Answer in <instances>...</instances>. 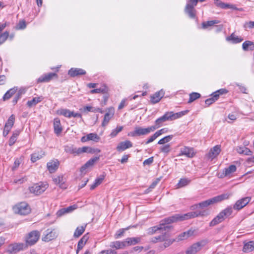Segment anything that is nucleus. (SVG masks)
<instances>
[{
	"instance_id": "obj_1",
	"label": "nucleus",
	"mask_w": 254,
	"mask_h": 254,
	"mask_svg": "<svg viewBox=\"0 0 254 254\" xmlns=\"http://www.w3.org/2000/svg\"><path fill=\"white\" fill-rule=\"evenodd\" d=\"M188 113V110L174 113L173 112H166L163 116L159 118L155 121V127L156 129L161 127L164 122L171 121L182 117Z\"/></svg>"
},
{
	"instance_id": "obj_2",
	"label": "nucleus",
	"mask_w": 254,
	"mask_h": 254,
	"mask_svg": "<svg viewBox=\"0 0 254 254\" xmlns=\"http://www.w3.org/2000/svg\"><path fill=\"white\" fill-rule=\"evenodd\" d=\"M38 239H26L24 243H14L9 246L8 252L10 253L16 254L19 251H23L28 247L35 244Z\"/></svg>"
},
{
	"instance_id": "obj_3",
	"label": "nucleus",
	"mask_w": 254,
	"mask_h": 254,
	"mask_svg": "<svg viewBox=\"0 0 254 254\" xmlns=\"http://www.w3.org/2000/svg\"><path fill=\"white\" fill-rule=\"evenodd\" d=\"M187 220L186 214L183 215L175 214L170 217L166 218L161 220L160 225L163 228V230L166 231L168 229H170L171 226H165L166 224H170L178 221Z\"/></svg>"
},
{
	"instance_id": "obj_4",
	"label": "nucleus",
	"mask_w": 254,
	"mask_h": 254,
	"mask_svg": "<svg viewBox=\"0 0 254 254\" xmlns=\"http://www.w3.org/2000/svg\"><path fill=\"white\" fill-rule=\"evenodd\" d=\"M230 195L227 193H224L216 196H215L210 199L202 201L198 203L199 207L204 208L208 207V206L219 202L223 200L227 199L229 197Z\"/></svg>"
},
{
	"instance_id": "obj_5",
	"label": "nucleus",
	"mask_w": 254,
	"mask_h": 254,
	"mask_svg": "<svg viewBox=\"0 0 254 254\" xmlns=\"http://www.w3.org/2000/svg\"><path fill=\"white\" fill-rule=\"evenodd\" d=\"M13 210L15 213L21 215H27L31 212L30 206L25 202H21L17 203L13 206Z\"/></svg>"
},
{
	"instance_id": "obj_6",
	"label": "nucleus",
	"mask_w": 254,
	"mask_h": 254,
	"mask_svg": "<svg viewBox=\"0 0 254 254\" xmlns=\"http://www.w3.org/2000/svg\"><path fill=\"white\" fill-rule=\"evenodd\" d=\"M48 188V184L46 182H40L29 187V190L31 193L38 195L44 192Z\"/></svg>"
},
{
	"instance_id": "obj_7",
	"label": "nucleus",
	"mask_w": 254,
	"mask_h": 254,
	"mask_svg": "<svg viewBox=\"0 0 254 254\" xmlns=\"http://www.w3.org/2000/svg\"><path fill=\"white\" fill-rule=\"evenodd\" d=\"M205 0H199L200 2H203ZM198 0H189L185 7V12L191 18H194L196 15V10L194 7L197 5Z\"/></svg>"
},
{
	"instance_id": "obj_8",
	"label": "nucleus",
	"mask_w": 254,
	"mask_h": 254,
	"mask_svg": "<svg viewBox=\"0 0 254 254\" xmlns=\"http://www.w3.org/2000/svg\"><path fill=\"white\" fill-rule=\"evenodd\" d=\"M156 129L154 125L148 127L146 128L141 127H135L133 131L130 132L132 136L144 135L149 134L151 132L154 131Z\"/></svg>"
},
{
	"instance_id": "obj_9",
	"label": "nucleus",
	"mask_w": 254,
	"mask_h": 254,
	"mask_svg": "<svg viewBox=\"0 0 254 254\" xmlns=\"http://www.w3.org/2000/svg\"><path fill=\"white\" fill-rule=\"evenodd\" d=\"M207 243V241L205 240H203L193 244L187 249L186 251V254H196L202 247L205 246Z\"/></svg>"
},
{
	"instance_id": "obj_10",
	"label": "nucleus",
	"mask_w": 254,
	"mask_h": 254,
	"mask_svg": "<svg viewBox=\"0 0 254 254\" xmlns=\"http://www.w3.org/2000/svg\"><path fill=\"white\" fill-rule=\"evenodd\" d=\"M250 197H245L237 200L233 206V208L237 210H240L244 207L250 201Z\"/></svg>"
},
{
	"instance_id": "obj_11",
	"label": "nucleus",
	"mask_w": 254,
	"mask_h": 254,
	"mask_svg": "<svg viewBox=\"0 0 254 254\" xmlns=\"http://www.w3.org/2000/svg\"><path fill=\"white\" fill-rule=\"evenodd\" d=\"M196 152L194 151L193 148L184 146L181 148L179 156L185 155L188 158H192L195 155Z\"/></svg>"
},
{
	"instance_id": "obj_12",
	"label": "nucleus",
	"mask_w": 254,
	"mask_h": 254,
	"mask_svg": "<svg viewBox=\"0 0 254 254\" xmlns=\"http://www.w3.org/2000/svg\"><path fill=\"white\" fill-rule=\"evenodd\" d=\"M221 150V146L220 145H215L210 149L209 153L207 154V158L212 160L219 154Z\"/></svg>"
},
{
	"instance_id": "obj_13",
	"label": "nucleus",
	"mask_w": 254,
	"mask_h": 254,
	"mask_svg": "<svg viewBox=\"0 0 254 254\" xmlns=\"http://www.w3.org/2000/svg\"><path fill=\"white\" fill-rule=\"evenodd\" d=\"M77 207V206L76 205H73L66 208H62L57 211L56 215L57 217H61L65 214L71 213L73 210H75Z\"/></svg>"
},
{
	"instance_id": "obj_14",
	"label": "nucleus",
	"mask_w": 254,
	"mask_h": 254,
	"mask_svg": "<svg viewBox=\"0 0 254 254\" xmlns=\"http://www.w3.org/2000/svg\"><path fill=\"white\" fill-rule=\"evenodd\" d=\"M114 109L112 107L108 109V112L105 114L103 121L102 123V126L105 127L108 125L110 120L113 117L114 115Z\"/></svg>"
},
{
	"instance_id": "obj_15",
	"label": "nucleus",
	"mask_w": 254,
	"mask_h": 254,
	"mask_svg": "<svg viewBox=\"0 0 254 254\" xmlns=\"http://www.w3.org/2000/svg\"><path fill=\"white\" fill-rule=\"evenodd\" d=\"M59 164V161L57 159L52 160L47 163V169L51 173H54L58 169Z\"/></svg>"
},
{
	"instance_id": "obj_16",
	"label": "nucleus",
	"mask_w": 254,
	"mask_h": 254,
	"mask_svg": "<svg viewBox=\"0 0 254 254\" xmlns=\"http://www.w3.org/2000/svg\"><path fill=\"white\" fill-rule=\"evenodd\" d=\"M164 95V92L161 90L156 92L150 97V102L152 104H156L160 101Z\"/></svg>"
},
{
	"instance_id": "obj_17",
	"label": "nucleus",
	"mask_w": 254,
	"mask_h": 254,
	"mask_svg": "<svg viewBox=\"0 0 254 254\" xmlns=\"http://www.w3.org/2000/svg\"><path fill=\"white\" fill-rule=\"evenodd\" d=\"M174 241L172 239H155L153 242L154 243L159 242V247L161 249H165L170 246Z\"/></svg>"
},
{
	"instance_id": "obj_18",
	"label": "nucleus",
	"mask_w": 254,
	"mask_h": 254,
	"mask_svg": "<svg viewBox=\"0 0 254 254\" xmlns=\"http://www.w3.org/2000/svg\"><path fill=\"white\" fill-rule=\"evenodd\" d=\"M68 74L71 77H75L85 74L86 71L82 68H71L69 70Z\"/></svg>"
},
{
	"instance_id": "obj_19",
	"label": "nucleus",
	"mask_w": 254,
	"mask_h": 254,
	"mask_svg": "<svg viewBox=\"0 0 254 254\" xmlns=\"http://www.w3.org/2000/svg\"><path fill=\"white\" fill-rule=\"evenodd\" d=\"M132 146V143L129 140H126L119 143L117 146V149L119 151H124Z\"/></svg>"
},
{
	"instance_id": "obj_20",
	"label": "nucleus",
	"mask_w": 254,
	"mask_h": 254,
	"mask_svg": "<svg viewBox=\"0 0 254 254\" xmlns=\"http://www.w3.org/2000/svg\"><path fill=\"white\" fill-rule=\"evenodd\" d=\"M53 181L56 185H58L61 189H66L67 186L64 183V180L63 176L60 175L55 176L54 178H53Z\"/></svg>"
},
{
	"instance_id": "obj_21",
	"label": "nucleus",
	"mask_w": 254,
	"mask_h": 254,
	"mask_svg": "<svg viewBox=\"0 0 254 254\" xmlns=\"http://www.w3.org/2000/svg\"><path fill=\"white\" fill-rule=\"evenodd\" d=\"M57 74L55 73H49L46 74H44L41 76H40L38 79V82H48L50 81L54 77H57Z\"/></svg>"
},
{
	"instance_id": "obj_22",
	"label": "nucleus",
	"mask_w": 254,
	"mask_h": 254,
	"mask_svg": "<svg viewBox=\"0 0 254 254\" xmlns=\"http://www.w3.org/2000/svg\"><path fill=\"white\" fill-rule=\"evenodd\" d=\"M207 214L206 211L190 212L186 214L187 220L198 216H203Z\"/></svg>"
},
{
	"instance_id": "obj_23",
	"label": "nucleus",
	"mask_w": 254,
	"mask_h": 254,
	"mask_svg": "<svg viewBox=\"0 0 254 254\" xmlns=\"http://www.w3.org/2000/svg\"><path fill=\"white\" fill-rule=\"evenodd\" d=\"M54 128L55 133L59 135L62 131L63 128L61 126V121L60 119L57 118L54 120Z\"/></svg>"
},
{
	"instance_id": "obj_24",
	"label": "nucleus",
	"mask_w": 254,
	"mask_h": 254,
	"mask_svg": "<svg viewBox=\"0 0 254 254\" xmlns=\"http://www.w3.org/2000/svg\"><path fill=\"white\" fill-rule=\"evenodd\" d=\"M226 40L233 44L239 43L243 41V38L236 35L234 33L226 38Z\"/></svg>"
},
{
	"instance_id": "obj_25",
	"label": "nucleus",
	"mask_w": 254,
	"mask_h": 254,
	"mask_svg": "<svg viewBox=\"0 0 254 254\" xmlns=\"http://www.w3.org/2000/svg\"><path fill=\"white\" fill-rule=\"evenodd\" d=\"M243 251L245 253H250L254 251V241L248 242H244Z\"/></svg>"
},
{
	"instance_id": "obj_26",
	"label": "nucleus",
	"mask_w": 254,
	"mask_h": 254,
	"mask_svg": "<svg viewBox=\"0 0 254 254\" xmlns=\"http://www.w3.org/2000/svg\"><path fill=\"white\" fill-rule=\"evenodd\" d=\"M43 99L44 98L42 96L34 97L31 100L27 101V105L29 108L32 107L36 106L38 103L41 102Z\"/></svg>"
},
{
	"instance_id": "obj_27",
	"label": "nucleus",
	"mask_w": 254,
	"mask_h": 254,
	"mask_svg": "<svg viewBox=\"0 0 254 254\" xmlns=\"http://www.w3.org/2000/svg\"><path fill=\"white\" fill-rule=\"evenodd\" d=\"M196 233H197V231L195 230L190 229L187 231H185V232L181 233L179 235V237L181 238H182V237L189 238V237H195L196 236Z\"/></svg>"
},
{
	"instance_id": "obj_28",
	"label": "nucleus",
	"mask_w": 254,
	"mask_h": 254,
	"mask_svg": "<svg viewBox=\"0 0 254 254\" xmlns=\"http://www.w3.org/2000/svg\"><path fill=\"white\" fill-rule=\"evenodd\" d=\"M191 182V180L189 178H181L178 183L176 185V188L177 189H180L184 187L187 186Z\"/></svg>"
},
{
	"instance_id": "obj_29",
	"label": "nucleus",
	"mask_w": 254,
	"mask_h": 254,
	"mask_svg": "<svg viewBox=\"0 0 254 254\" xmlns=\"http://www.w3.org/2000/svg\"><path fill=\"white\" fill-rule=\"evenodd\" d=\"M225 219L222 214L220 212L218 215L211 221L210 226H214L222 222Z\"/></svg>"
},
{
	"instance_id": "obj_30",
	"label": "nucleus",
	"mask_w": 254,
	"mask_h": 254,
	"mask_svg": "<svg viewBox=\"0 0 254 254\" xmlns=\"http://www.w3.org/2000/svg\"><path fill=\"white\" fill-rule=\"evenodd\" d=\"M17 90V87H14L10 89L5 93V94L3 96V100L5 101L10 99V97L16 93Z\"/></svg>"
},
{
	"instance_id": "obj_31",
	"label": "nucleus",
	"mask_w": 254,
	"mask_h": 254,
	"mask_svg": "<svg viewBox=\"0 0 254 254\" xmlns=\"http://www.w3.org/2000/svg\"><path fill=\"white\" fill-rule=\"evenodd\" d=\"M237 151L239 154H244L246 155H251L252 151L248 148L244 146H238L237 147Z\"/></svg>"
},
{
	"instance_id": "obj_32",
	"label": "nucleus",
	"mask_w": 254,
	"mask_h": 254,
	"mask_svg": "<svg viewBox=\"0 0 254 254\" xmlns=\"http://www.w3.org/2000/svg\"><path fill=\"white\" fill-rule=\"evenodd\" d=\"M242 47L244 51H253L254 50V43L250 41H246L243 43Z\"/></svg>"
},
{
	"instance_id": "obj_33",
	"label": "nucleus",
	"mask_w": 254,
	"mask_h": 254,
	"mask_svg": "<svg viewBox=\"0 0 254 254\" xmlns=\"http://www.w3.org/2000/svg\"><path fill=\"white\" fill-rule=\"evenodd\" d=\"M25 89L24 88H20L18 91L12 101L14 105L17 104L18 100L21 98L22 95L25 93Z\"/></svg>"
},
{
	"instance_id": "obj_34",
	"label": "nucleus",
	"mask_w": 254,
	"mask_h": 254,
	"mask_svg": "<svg viewBox=\"0 0 254 254\" xmlns=\"http://www.w3.org/2000/svg\"><path fill=\"white\" fill-rule=\"evenodd\" d=\"M163 231V228L160 225L159 226H154L152 227H151L149 228L147 230V233L149 234L152 235L154 233H156L157 231H159V232H162Z\"/></svg>"
},
{
	"instance_id": "obj_35",
	"label": "nucleus",
	"mask_w": 254,
	"mask_h": 254,
	"mask_svg": "<svg viewBox=\"0 0 254 254\" xmlns=\"http://www.w3.org/2000/svg\"><path fill=\"white\" fill-rule=\"evenodd\" d=\"M45 155V153L41 151L40 153H34L31 155V160L32 162H35L38 160L41 159Z\"/></svg>"
},
{
	"instance_id": "obj_36",
	"label": "nucleus",
	"mask_w": 254,
	"mask_h": 254,
	"mask_svg": "<svg viewBox=\"0 0 254 254\" xmlns=\"http://www.w3.org/2000/svg\"><path fill=\"white\" fill-rule=\"evenodd\" d=\"M70 110L67 109L61 108L57 111V114L65 117L70 118Z\"/></svg>"
},
{
	"instance_id": "obj_37",
	"label": "nucleus",
	"mask_w": 254,
	"mask_h": 254,
	"mask_svg": "<svg viewBox=\"0 0 254 254\" xmlns=\"http://www.w3.org/2000/svg\"><path fill=\"white\" fill-rule=\"evenodd\" d=\"M86 226V225L77 227L74 233V236L76 238L80 237L84 232Z\"/></svg>"
},
{
	"instance_id": "obj_38",
	"label": "nucleus",
	"mask_w": 254,
	"mask_h": 254,
	"mask_svg": "<svg viewBox=\"0 0 254 254\" xmlns=\"http://www.w3.org/2000/svg\"><path fill=\"white\" fill-rule=\"evenodd\" d=\"M93 152V149L88 146H83L81 148H78L77 149V155H79L81 153L87 152V153H92Z\"/></svg>"
},
{
	"instance_id": "obj_39",
	"label": "nucleus",
	"mask_w": 254,
	"mask_h": 254,
	"mask_svg": "<svg viewBox=\"0 0 254 254\" xmlns=\"http://www.w3.org/2000/svg\"><path fill=\"white\" fill-rule=\"evenodd\" d=\"M77 148L73 145H66L64 146V151L68 153L73 154L74 155H77Z\"/></svg>"
},
{
	"instance_id": "obj_40",
	"label": "nucleus",
	"mask_w": 254,
	"mask_h": 254,
	"mask_svg": "<svg viewBox=\"0 0 254 254\" xmlns=\"http://www.w3.org/2000/svg\"><path fill=\"white\" fill-rule=\"evenodd\" d=\"M19 131L18 130H15V131L13 132L12 136L10 137L9 140L8 144L9 146H12V145L14 144V143L16 141L17 136L19 135Z\"/></svg>"
},
{
	"instance_id": "obj_41",
	"label": "nucleus",
	"mask_w": 254,
	"mask_h": 254,
	"mask_svg": "<svg viewBox=\"0 0 254 254\" xmlns=\"http://www.w3.org/2000/svg\"><path fill=\"white\" fill-rule=\"evenodd\" d=\"M126 244V242H121L120 241H116L112 243L110 246L112 248H115L117 249L123 248Z\"/></svg>"
},
{
	"instance_id": "obj_42",
	"label": "nucleus",
	"mask_w": 254,
	"mask_h": 254,
	"mask_svg": "<svg viewBox=\"0 0 254 254\" xmlns=\"http://www.w3.org/2000/svg\"><path fill=\"white\" fill-rule=\"evenodd\" d=\"M211 96L212 97L208 98L205 101V104L206 105L205 107H208L218 100L217 98V95H214L213 93H212Z\"/></svg>"
},
{
	"instance_id": "obj_43",
	"label": "nucleus",
	"mask_w": 254,
	"mask_h": 254,
	"mask_svg": "<svg viewBox=\"0 0 254 254\" xmlns=\"http://www.w3.org/2000/svg\"><path fill=\"white\" fill-rule=\"evenodd\" d=\"M233 212V208L231 206H229L222 211L220 213L222 214L225 218L230 216Z\"/></svg>"
},
{
	"instance_id": "obj_44",
	"label": "nucleus",
	"mask_w": 254,
	"mask_h": 254,
	"mask_svg": "<svg viewBox=\"0 0 254 254\" xmlns=\"http://www.w3.org/2000/svg\"><path fill=\"white\" fill-rule=\"evenodd\" d=\"M236 171V167L234 165H231L228 168H225L224 172L225 176H228L230 174L235 172Z\"/></svg>"
},
{
	"instance_id": "obj_45",
	"label": "nucleus",
	"mask_w": 254,
	"mask_h": 254,
	"mask_svg": "<svg viewBox=\"0 0 254 254\" xmlns=\"http://www.w3.org/2000/svg\"><path fill=\"white\" fill-rule=\"evenodd\" d=\"M15 117L13 115H11L8 118L7 122L6 123L5 126L6 128H11L14 123Z\"/></svg>"
},
{
	"instance_id": "obj_46",
	"label": "nucleus",
	"mask_w": 254,
	"mask_h": 254,
	"mask_svg": "<svg viewBox=\"0 0 254 254\" xmlns=\"http://www.w3.org/2000/svg\"><path fill=\"white\" fill-rule=\"evenodd\" d=\"M40 233L37 230H34L29 233L26 238H39Z\"/></svg>"
},
{
	"instance_id": "obj_47",
	"label": "nucleus",
	"mask_w": 254,
	"mask_h": 254,
	"mask_svg": "<svg viewBox=\"0 0 254 254\" xmlns=\"http://www.w3.org/2000/svg\"><path fill=\"white\" fill-rule=\"evenodd\" d=\"M200 97V94L196 92H192L190 94V98L188 101L189 103H190L194 100L198 99Z\"/></svg>"
},
{
	"instance_id": "obj_48",
	"label": "nucleus",
	"mask_w": 254,
	"mask_h": 254,
	"mask_svg": "<svg viewBox=\"0 0 254 254\" xmlns=\"http://www.w3.org/2000/svg\"><path fill=\"white\" fill-rule=\"evenodd\" d=\"M173 135H169L168 136H166L161 139H160L158 142V144H164L167 142H169L172 138H173Z\"/></svg>"
},
{
	"instance_id": "obj_49",
	"label": "nucleus",
	"mask_w": 254,
	"mask_h": 254,
	"mask_svg": "<svg viewBox=\"0 0 254 254\" xmlns=\"http://www.w3.org/2000/svg\"><path fill=\"white\" fill-rule=\"evenodd\" d=\"M88 136L89 140H92L96 142H98L100 139L99 136L95 133H90L88 134Z\"/></svg>"
},
{
	"instance_id": "obj_50",
	"label": "nucleus",
	"mask_w": 254,
	"mask_h": 254,
	"mask_svg": "<svg viewBox=\"0 0 254 254\" xmlns=\"http://www.w3.org/2000/svg\"><path fill=\"white\" fill-rule=\"evenodd\" d=\"M171 150V148L170 144H167L160 148V151L166 154H168Z\"/></svg>"
},
{
	"instance_id": "obj_51",
	"label": "nucleus",
	"mask_w": 254,
	"mask_h": 254,
	"mask_svg": "<svg viewBox=\"0 0 254 254\" xmlns=\"http://www.w3.org/2000/svg\"><path fill=\"white\" fill-rule=\"evenodd\" d=\"M219 23L218 20H212L202 23V27L203 28H207L209 26H212L215 24H218Z\"/></svg>"
},
{
	"instance_id": "obj_52",
	"label": "nucleus",
	"mask_w": 254,
	"mask_h": 254,
	"mask_svg": "<svg viewBox=\"0 0 254 254\" xmlns=\"http://www.w3.org/2000/svg\"><path fill=\"white\" fill-rule=\"evenodd\" d=\"M9 36V32L5 31L0 34V45L3 44L7 39Z\"/></svg>"
},
{
	"instance_id": "obj_53",
	"label": "nucleus",
	"mask_w": 254,
	"mask_h": 254,
	"mask_svg": "<svg viewBox=\"0 0 254 254\" xmlns=\"http://www.w3.org/2000/svg\"><path fill=\"white\" fill-rule=\"evenodd\" d=\"M123 129L122 126L117 127L115 129H113L110 134V136L112 137H115L120 132H121Z\"/></svg>"
},
{
	"instance_id": "obj_54",
	"label": "nucleus",
	"mask_w": 254,
	"mask_h": 254,
	"mask_svg": "<svg viewBox=\"0 0 254 254\" xmlns=\"http://www.w3.org/2000/svg\"><path fill=\"white\" fill-rule=\"evenodd\" d=\"M99 110H100V108H95L91 106H86L83 108V112L85 113H87L88 112H96Z\"/></svg>"
},
{
	"instance_id": "obj_55",
	"label": "nucleus",
	"mask_w": 254,
	"mask_h": 254,
	"mask_svg": "<svg viewBox=\"0 0 254 254\" xmlns=\"http://www.w3.org/2000/svg\"><path fill=\"white\" fill-rule=\"evenodd\" d=\"M99 159V157H96L89 160L85 164L89 168H91L94 164V163Z\"/></svg>"
},
{
	"instance_id": "obj_56",
	"label": "nucleus",
	"mask_w": 254,
	"mask_h": 254,
	"mask_svg": "<svg viewBox=\"0 0 254 254\" xmlns=\"http://www.w3.org/2000/svg\"><path fill=\"white\" fill-rule=\"evenodd\" d=\"M214 4L218 7L225 9L226 3L221 1L220 0H214Z\"/></svg>"
},
{
	"instance_id": "obj_57",
	"label": "nucleus",
	"mask_w": 254,
	"mask_h": 254,
	"mask_svg": "<svg viewBox=\"0 0 254 254\" xmlns=\"http://www.w3.org/2000/svg\"><path fill=\"white\" fill-rule=\"evenodd\" d=\"M227 8H230V9H234V10H239V11H242L243 10L242 8H237L236 6L235 5L231 4H229V3H226V6H225V9H227Z\"/></svg>"
},
{
	"instance_id": "obj_58",
	"label": "nucleus",
	"mask_w": 254,
	"mask_h": 254,
	"mask_svg": "<svg viewBox=\"0 0 254 254\" xmlns=\"http://www.w3.org/2000/svg\"><path fill=\"white\" fill-rule=\"evenodd\" d=\"M87 242V239L85 241H83V239H80V241L78 243V246H77V253L82 249L84 246L85 245L86 243Z\"/></svg>"
},
{
	"instance_id": "obj_59",
	"label": "nucleus",
	"mask_w": 254,
	"mask_h": 254,
	"mask_svg": "<svg viewBox=\"0 0 254 254\" xmlns=\"http://www.w3.org/2000/svg\"><path fill=\"white\" fill-rule=\"evenodd\" d=\"M106 92L105 88H96L91 90L90 92L91 94L105 93Z\"/></svg>"
},
{
	"instance_id": "obj_60",
	"label": "nucleus",
	"mask_w": 254,
	"mask_h": 254,
	"mask_svg": "<svg viewBox=\"0 0 254 254\" xmlns=\"http://www.w3.org/2000/svg\"><path fill=\"white\" fill-rule=\"evenodd\" d=\"M244 27L245 28H254V21H249L246 22L244 25Z\"/></svg>"
},
{
	"instance_id": "obj_61",
	"label": "nucleus",
	"mask_w": 254,
	"mask_h": 254,
	"mask_svg": "<svg viewBox=\"0 0 254 254\" xmlns=\"http://www.w3.org/2000/svg\"><path fill=\"white\" fill-rule=\"evenodd\" d=\"M227 93V90L226 89H220V90H218L217 91H216V92L213 93L214 95H217V98L218 99V98L220 96V95H222L224 93Z\"/></svg>"
},
{
	"instance_id": "obj_62",
	"label": "nucleus",
	"mask_w": 254,
	"mask_h": 254,
	"mask_svg": "<svg viewBox=\"0 0 254 254\" xmlns=\"http://www.w3.org/2000/svg\"><path fill=\"white\" fill-rule=\"evenodd\" d=\"M20 163H21V161H20V159H18V158L16 159L14 162V164L12 168V170L13 171L16 170L18 168V167L19 166Z\"/></svg>"
},
{
	"instance_id": "obj_63",
	"label": "nucleus",
	"mask_w": 254,
	"mask_h": 254,
	"mask_svg": "<svg viewBox=\"0 0 254 254\" xmlns=\"http://www.w3.org/2000/svg\"><path fill=\"white\" fill-rule=\"evenodd\" d=\"M158 136L157 134L154 133L152 135L150 136V137L148 139L147 141L146 142V144H148L153 142L156 138H157Z\"/></svg>"
},
{
	"instance_id": "obj_64",
	"label": "nucleus",
	"mask_w": 254,
	"mask_h": 254,
	"mask_svg": "<svg viewBox=\"0 0 254 254\" xmlns=\"http://www.w3.org/2000/svg\"><path fill=\"white\" fill-rule=\"evenodd\" d=\"M104 178H105L104 175H101L99 178H97L95 180V183H96V185L99 186V185H100L102 183V182L104 180Z\"/></svg>"
}]
</instances>
